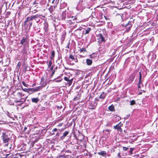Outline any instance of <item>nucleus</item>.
<instances>
[{"label":"nucleus","mask_w":158,"mask_h":158,"mask_svg":"<svg viewBox=\"0 0 158 158\" xmlns=\"http://www.w3.org/2000/svg\"><path fill=\"white\" fill-rule=\"evenodd\" d=\"M63 125V123H61L60 124L58 125V126H59V127H61V126Z\"/></svg>","instance_id":"a18cd8bd"},{"label":"nucleus","mask_w":158,"mask_h":158,"mask_svg":"<svg viewBox=\"0 0 158 158\" xmlns=\"http://www.w3.org/2000/svg\"><path fill=\"white\" fill-rule=\"evenodd\" d=\"M67 21L66 23L68 25H73L74 26H76L77 25L76 24L78 23L77 21V18L76 17H74L73 19Z\"/></svg>","instance_id":"f03ea898"},{"label":"nucleus","mask_w":158,"mask_h":158,"mask_svg":"<svg viewBox=\"0 0 158 158\" xmlns=\"http://www.w3.org/2000/svg\"><path fill=\"white\" fill-rule=\"evenodd\" d=\"M90 107H89V108L90 109L93 110L96 107V106L94 105H92L91 106L90 105Z\"/></svg>","instance_id":"473e14b6"},{"label":"nucleus","mask_w":158,"mask_h":158,"mask_svg":"<svg viewBox=\"0 0 158 158\" xmlns=\"http://www.w3.org/2000/svg\"><path fill=\"white\" fill-rule=\"evenodd\" d=\"M69 44H70V43H68V44H67V46H66V48H69Z\"/></svg>","instance_id":"c03bdc74"},{"label":"nucleus","mask_w":158,"mask_h":158,"mask_svg":"<svg viewBox=\"0 0 158 158\" xmlns=\"http://www.w3.org/2000/svg\"><path fill=\"white\" fill-rule=\"evenodd\" d=\"M55 72V70H54V71H53L52 72V73L51 74V76L52 77V76H53L54 74V73Z\"/></svg>","instance_id":"79ce46f5"},{"label":"nucleus","mask_w":158,"mask_h":158,"mask_svg":"<svg viewBox=\"0 0 158 158\" xmlns=\"http://www.w3.org/2000/svg\"><path fill=\"white\" fill-rule=\"evenodd\" d=\"M122 125L123 124L121 123V122H120L116 126H114L113 128L115 129H117L119 131L121 132L122 131V130L121 128V127Z\"/></svg>","instance_id":"20e7f679"},{"label":"nucleus","mask_w":158,"mask_h":158,"mask_svg":"<svg viewBox=\"0 0 158 158\" xmlns=\"http://www.w3.org/2000/svg\"><path fill=\"white\" fill-rule=\"evenodd\" d=\"M123 149L124 150L126 151L128 149V148L124 147H123Z\"/></svg>","instance_id":"58836bf2"},{"label":"nucleus","mask_w":158,"mask_h":158,"mask_svg":"<svg viewBox=\"0 0 158 158\" xmlns=\"http://www.w3.org/2000/svg\"><path fill=\"white\" fill-rule=\"evenodd\" d=\"M2 140H3L4 139H6L9 138L8 137V136L6 133L2 132V136L1 137Z\"/></svg>","instance_id":"423d86ee"},{"label":"nucleus","mask_w":158,"mask_h":158,"mask_svg":"<svg viewBox=\"0 0 158 158\" xmlns=\"http://www.w3.org/2000/svg\"><path fill=\"white\" fill-rule=\"evenodd\" d=\"M114 117H115V118L116 119V121H119V120L121 119V118L119 116H117V115H114Z\"/></svg>","instance_id":"bb28decb"},{"label":"nucleus","mask_w":158,"mask_h":158,"mask_svg":"<svg viewBox=\"0 0 158 158\" xmlns=\"http://www.w3.org/2000/svg\"><path fill=\"white\" fill-rule=\"evenodd\" d=\"M69 132L68 131H66L63 133L62 136L60 137V139L61 140L64 139L65 137L69 134Z\"/></svg>","instance_id":"6e6552de"},{"label":"nucleus","mask_w":158,"mask_h":158,"mask_svg":"<svg viewBox=\"0 0 158 158\" xmlns=\"http://www.w3.org/2000/svg\"><path fill=\"white\" fill-rule=\"evenodd\" d=\"M123 26L125 27L126 30L125 32H127L130 31L131 28L132 27V24H131V22L129 21L127 24L124 25H123Z\"/></svg>","instance_id":"7ed1b4c3"},{"label":"nucleus","mask_w":158,"mask_h":158,"mask_svg":"<svg viewBox=\"0 0 158 158\" xmlns=\"http://www.w3.org/2000/svg\"><path fill=\"white\" fill-rule=\"evenodd\" d=\"M58 59L59 60H60V57H58Z\"/></svg>","instance_id":"052dcab7"},{"label":"nucleus","mask_w":158,"mask_h":158,"mask_svg":"<svg viewBox=\"0 0 158 158\" xmlns=\"http://www.w3.org/2000/svg\"><path fill=\"white\" fill-rule=\"evenodd\" d=\"M139 84H140L142 82V81H141L142 75H141V72H139Z\"/></svg>","instance_id":"4be33fe9"},{"label":"nucleus","mask_w":158,"mask_h":158,"mask_svg":"<svg viewBox=\"0 0 158 158\" xmlns=\"http://www.w3.org/2000/svg\"><path fill=\"white\" fill-rule=\"evenodd\" d=\"M111 131V130H109L107 129H106L105 130H104L103 131V132L105 134L107 135V136H108L110 134V132Z\"/></svg>","instance_id":"4468645a"},{"label":"nucleus","mask_w":158,"mask_h":158,"mask_svg":"<svg viewBox=\"0 0 158 158\" xmlns=\"http://www.w3.org/2000/svg\"><path fill=\"white\" fill-rule=\"evenodd\" d=\"M119 155H120V153H118V156H119Z\"/></svg>","instance_id":"13d9d810"},{"label":"nucleus","mask_w":158,"mask_h":158,"mask_svg":"<svg viewBox=\"0 0 158 158\" xmlns=\"http://www.w3.org/2000/svg\"><path fill=\"white\" fill-rule=\"evenodd\" d=\"M48 24L47 22H45L44 23V29L45 30V32H47L48 30Z\"/></svg>","instance_id":"0eeeda50"},{"label":"nucleus","mask_w":158,"mask_h":158,"mask_svg":"<svg viewBox=\"0 0 158 158\" xmlns=\"http://www.w3.org/2000/svg\"><path fill=\"white\" fill-rule=\"evenodd\" d=\"M7 14H8V15H10V12H7Z\"/></svg>","instance_id":"de8ad7c7"},{"label":"nucleus","mask_w":158,"mask_h":158,"mask_svg":"<svg viewBox=\"0 0 158 158\" xmlns=\"http://www.w3.org/2000/svg\"><path fill=\"white\" fill-rule=\"evenodd\" d=\"M54 133H52V135H54Z\"/></svg>","instance_id":"0e129e2a"},{"label":"nucleus","mask_w":158,"mask_h":158,"mask_svg":"<svg viewBox=\"0 0 158 158\" xmlns=\"http://www.w3.org/2000/svg\"><path fill=\"white\" fill-rule=\"evenodd\" d=\"M47 63H48V68H50L51 66H52V61L51 60H50L49 62H48V61H47Z\"/></svg>","instance_id":"c85d7f7f"},{"label":"nucleus","mask_w":158,"mask_h":158,"mask_svg":"<svg viewBox=\"0 0 158 158\" xmlns=\"http://www.w3.org/2000/svg\"><path fill=\"white\" fill-rule=\"evenodd\" d=\"M27 129V128L26 127H25L24 128V130H25Z\"/></svg>","instance_id":"5fc2aeb1"},{"label":"nucleus","mask_w":158,"mask_h":158,"mask_svg":"<svg viewBox=\"0 0 158 158\" xmlns=\"http://www.w3.org/2000/svg\"><path fill=\"white\" fill-rule=\"evenodd\" d=\"M80 51L81 52H85L86 51V50L85 48H83L80 49Z\"/></svg>","instance_id":"2f4dec72"},{"label":"nucleus","mask_w":158,"mask_h":158,"mask_svg":"<svg viewBox=\"0 0 158 158\" xmlns=\"http://www.w3.org/2000/svg\"><path fill=\"white\" fill-rule=\"evenodd\" d=\"M156 147L158 148V144H157L156 145Z\"/></svg>","instance_id":"4d7b16f0"},{"label":"nucleus","mask_w":158,"mask_h":158,"mask_svg":"<svg viewBox=\"0 0 158 158\" xmlns=\"http://www.w3.org/2000/svg\"><path fill=\"white\" fill-rule=\"evenodd\" d=\"M74 17H73V16H71V17H68L66 19V22H67V20L68 21L69 20H70L73 19Z\"/></svg>","instance_id":"b1692460"},{"label":"nucleus","mask_w":158,"mask_h":158,"mask_svg":"<svg viewBox=\"0 0 158 158\" xmlns=\"http://www.w3.org/2000/svg\"><path fill=\"white\" fill-rule=\"evenodd\" d=\"M58 158H69L65 157L64 156H59Z\"/></svg>","instance_id":"f704fd0d"},{"label":"nucleus","mask_w":158,"mask_h":158,"mask_svg":"<svg viewBox=\"0 0 158 158\" xmlns=\"http://www.w3.org/2000/svg\"><path fill=\"white\" fill-rule=\"evenodd\" d=\"M40 87L39 86V87H36V88H31V90L32 91L35 92H36V91H37L40 90Z\"/></svg>","instance_id":"2eb2a0df"},{"label":"nucleus","mask_w":158,"mask_h":158,"mask_svg":"<svg viewBox=\"0 0 158 158\" xmlns=\"http://www.w3.org/2000/svg\"><path fill=\"white\" fill-rule=\"evenodd\" d=\"M66 13L65 12H63L61 14V19L62 20H65L66 21Z\"/></svg>","instance_id":"f8f14e48"},{"label":"nucleus","mask_w":158,"mask_h":158,"mask_svg":"<svg viewBox=\"0 0 158 158\" xmlns=\"http://www.w3.org/2000/svg\"><path fill=\"white\" fill-rule=\"evenodd\" d=\"M55 2V0H53L52 1V3H53Z\"/></svg>","instance_id":"3c124183"},{"label":"nucleus","mask_w":158,"mask_h":158,"mask_svg":"<svg viewBox=\"0 0 158 158\" xmlns=\"http://www.w3.org/2000/svg\"><path fill=\"white\" fill-rule=\"evenodd\" d=\"M98 37L101 42L104 41V38L101 34H99L98 35Z\"/></svg>","instance_id":"dca6fc26"},{"label":"nucleus","mask_w":158,"mask_h":158,"mask_svg":"<svg viewBox=\"0 0 158 158\" xmlns=\"http://www.w3.org/2000/svg\"><path fill=\"white\" fill-rule=\"evenodd\" d=\"M140 87V84H138V88H139Z\"/></svg>","instance_id":"8fccbe9b"},{"label":"nucleus","mask_w":158,"mask_h":158,"mask_svg":"<svg viewBox=\"0 0 158 158\" xmlns=\"http://www.w3.org/2000/svg\"><path fill=\"white\" fill-rule=\"evenodd\" d=\"M43 79V78H41V81H42Z\"/></svg>","instance_id":"e2e57ef3"},{"label":"nucleus","mask_w":158,"mask_h":158,"mask_svg":"<svg viewBox=\"0 0 158 158\" xmlns=\"http://www.w3.org/2000/svg\"><path fill=\"white\" fill-rule=\"evenodd\" d=\"M21 64V63L20 62H19L17 64V68L19 69L20 67V66Z\"/></svg>","instance_id":"72a5a7b5"},{"label":"nucleus","mask_w":158,"mask_h":158,"mask_svg":"<svg viewBox=\"0 0 158 158\" xmlns=\"http://www.w3.org/2000/svg\"><path fill=\"white\" fill-rule=\"evenodd\" d=\"M55 55V52L54 51H53L51 54V56H50V58L51 60H52L54 59Z\"/></svg>","instance_id":"412c9836"},{"label":"nucleus","mask_w":158,"mask_h":158,"mask_svg":"<svg viewBox=\"0 0 158 158\" xmlns=\"http://www.w3.org/2000/svg\"><path fill=\"white\" fill-rule=\"evenodd\" d=\"M135 104V100H131L130 101V105L131 106L134 105Z\"/></svg>","instance_id":"393cba45"},{"label":"nucleus","mask_w":158,"mask_h":158,"mask_svg":"<svg viewBox=\"0 0 158 158\" xmlns=\"http://www.w3.org/2000/svg\"><path fill=\"white\" fill-rule=\"evenodd\" d=\"M106 93H104V92H103L99 96V98L100 99H103L106 96Z\"/></svg>","instance_id":"9b49d317"},{"label":"nucleus","mask_w":158,"mask_h":158,"mask_svg":"<svg viewBox=\"0 0 158 158\" xmlns=\"http://www.w3.org/2000/svg\"><path fill=\"white\" fill-rule=\"evenodd\" d=\"M86 63L87 65H90L92 64V60L90 59H87L86 60Z\"/></svg>","instance_id":"ddd939ff"},{"label":"nucleus","mask_w":158,"mask_h":158,"mask_svg":"<svg viewBox=\"0 0 158 158\" xmlns=\"http://www.w3.org/2000/svg\"><path fill=\"white\" fill-rule=\"evenodd\" d=\"M53 6H51L49 8V10L50 12L52 13L53 10Z\"/></svg>","instance_id":"c756f323"},{"label":"nucleus","mask_w":158,"mask_h":158,"mask_svg":"<svg viewBox=\"0 0 158 158\" xmlns=\"http://www.w3.org/2000/svg\"><path fill=\"white\" fill-rule=\"evenodd\" d=\"M91 16L92 18H95L96 17H97V16L94 12H92V13L91 14Z\"/></svg>","instance_id":"7c9ffc66"},{"label":"nucleus","mask_w":158,"mask_h":158,"mask_svg":"<svg viewBox=\"0 0 158 158\" xmlns=\"http://www.w3.org/2000/svg\"><path fill=\"white\" fill-rule=\"evenodd\" d=\"M55 82H60L61 81V80H56V79H55L53 80Z\"/></svg>","instance_id":"4c0bfd02"},{"label":"nucleus","mask_w":158,"mask_h":158,"mask_svg":"<svg viewBox=\"0 0 158 158\" xmlns=\"http://www.w3.org/2000/svg\"><path fill=\"white\" fill-rule=\"evenodd\" d=\"M22 83L24 86H27V85L25 83L24 81H23L22 82Z\"/></svg>","instance_id":"e433bc0d"},{"label":"nucleus","mask_w":158,"mask_h":158,"mask_svg":"<svg viewBox=\"0 0 158 158\" xmlns=\"http://www.w3.org/2000/svg\"><path fill=\"white\" fill-rule=\"evenodd\" d=\"M103 16L104 17V18H105L106 19V20L108 19V18L105 15H103Z\"/></svg>","instance_id":"49530a36"},{"label":"nucleus","mask_w":158,"mask_h":158,"mask_svg":"<svg viewBox=\"0 0 158 158\" xmlns=\"http://www.w3.org/2000/svg\"><path fill=\"white\" fill-rule=\"evenodd\" d=\"M57 69V67H56L54 69V70L55 71V70L56 69Z\"/></svg>","instance_id":"6e6d98bb"},{"label":"nucleus","mask_w":158,"mask_h":158,"mask_svg":"<svg viewBox=\"0 0 158 158\" xmlns=\"http://www.w3.org/2000/svg\"><path fill=\"white\" fill-rule=\"evenodd\" d=\"M119 98H118L117 99V101H119Z\"/></svg>","instance_id":"603ef678"},{"label":"nucleus","mask_w":158,"mask_h":158,"mask_svg":"<svg viewBox=\"0 0 158 158\" xmlns=\"http://www.w3.org/2000/svg\"><path fill=\"white\" fill-rule=\"evenodd\" d=\"M50 68L49 69V70L50 71H52L53 69V68H54V66L53 65H52L50 67Z\"/></svg>","instance_id":"c9c22d12"},{"label":"nucleus","mask_w":158,"mask_h":158,"mask_svg":"<svg viewBox=\"0 0 158 158\" xmlns=\"http://www.w3.org/2000/svg\"><path fill=\"white\" fill-rule=\"evenodd\" d=\"M22 53L23 54H26L27 52L26 48V47L25 45H24L23 48V49L21 51Z\"/></svg>","instance_id":"a211bd4d"},{"label":"nucleus","mask_w":158,"mask_h":158,"mask_svg":"<svg viewBox=\"0 0 158 158\" xmlns=\"http://www.w3.org/2000/svg\"><path fill=\"white\" fill-rule=\"evenodd\" d=\"M56 135H59V133H57Z\"/></svg>","instance_id":"680f3d73"},{"label":"nucleus","mask_w":158,"mask_h":158,"mask_svg":"<svg viewBox=\"0 0 158 158\" xmlns=\"http://www.w3.org/2000/svg\"><path fill=\"white\" fill-rule=\"evenodd\" d=\"M96 100L97 101H98L99 99H96Z\"/></svg>","instance_id":"bf43d9fd"},{"label":"nucleus","mask_w":158,"mask_h":158,"mask_svg":"<svg viewBox=\"0 0 158 158\" xmlns=\"http://www.w3.org/2000/svg\"><path fill=\"white\" fill-rule=\"evenodd\" d=\"M108 109L109 110L112 111L114 110V107L113 105H111L108 107Z\"/></svg>","instance_id":"aec40b11"},{"label":"nucleus","mask_w":158,"mask_h":158,"mask_svg":"<svg viewBox=\"0 0 158 158\" xmlns=\"http://www.w3.org/2000/svg\"><path fill=\"white\" fill-rule=\"evenodd\" d=\"M28 41V39L27 36H23L22 40H21L20 42V44H24V45L25 44V43H27Z\"/></svg>","instance_id":"39448f33"},{"label":"nucleus","mask_w":158,"mask_h":158,"mask_svg":"<svg viewBox=\"0 0 158 158\" xmlns=\"http://www.w3.org/2000/svg\"><path fill=\"white\" fill-rule=\"evenodd\" d=\"M64 80L67 81L69 85H70L71 84L73 79L70 80L66 77H64Z\"/></svg>","instance_id":"1a4fd4ad"},{"label":"nucleus","mask_w":158,"mask_h":158,"mask_svg":"<svg viewBox=\"0 0 158 158\" xmlns=\"http://www.w3.org/2000/svg\"><path fill=\"white\" fill-rule=\"evenodd\" d=\"M10 139L8 138V139H4L3 140H2L3 141V142L4 143H5V146H7L8 145V142L10 140Z\"/></svg>","instance_id":"9d476101"},{"label":"nucleus","mask_w":158,"mask_h":158,"mask_svg":"<svg viewBox=\"0 0 158 158\" xmlns=\"http://www.w3.org/2000/svg\"><path fill=\"white\" fill-rule=\"evenodd\" d=\"M98 154L102 156H104V155H106V153L105 151H101L98 152Z\"/></svg>","instance_id":"5701e85b"},{"label":"nucleus","mask_w":158,"mask_h":158,"mask_svg":"<svg viewBox=\"0 0 158 158\" xmlns=\"http://www.w3.org/2000/svg\"><path fill=\"white\" fill-rule=\"evenodd\" d=\"M69 58L70 59H71L72 60H74L75 61V62H77V59H75L74 58V56L72 55H70L69 56Z\"/></svg>","instance_id":"6ab92c4d"},{"label":"nucleus","mask_w":158,"mask_h":158,"mask_svg":"<svg viewBox=\"0 0 158 158\" xmlns=\"http://www.w3.org/2000/svg\"><path fill=\"white\" fill-rule=\"evenodd\" d=\"M24 69L25 71H29L30 70V68L28 67L27 65H25L24 67Z\"/></svg>","instance_id":"a878e982"},{"label":"nucleus","mask_w":158,"mask_h":158,"mask_svg":"<svg viewBox=\"0 0 158 158\" xmlns=\"http://www.w3.org/2000/svg\"><path fill=\"white\" fill-rule=\"evenodd\" d=\"M39 98H33L31 99V101L32 102L35 103H37L39 101Z\"/></svg>","instance_id":"f3484780"},{"label":"nucleus","mask_w":158,"mask_h":158,"mask_svg":"<svg viewBox=\"0 0 158 158\" xmlns=\"http://www.w3.org/2000/svg\"><path fill=\"white\" fill-rule=\"evenodd\" d=\"M41 15L36 14L35 15H31L27 17L24 23V27L27 28L29 27V29H30L33 24L35 21L38 23L40 21Z\"/></svg>","instance_id":"f257e3e1"},{"label":"nucleus","mask_w":158,"mask_h":158,"mask_svg":"<svg viewBox=\"0 0 158 158\" xmlns=\"http://www.w3.org/2000/svg\"><path fill=\"white\" fill-rule=\"evenodd\" d=\"M57 128H55L52 130V132H55V131H57Z\"/></svg>","instance_id":"ea45409f"},{"label":"nucleus","mask_w":158,"mask_h":158,"mask_svg":"<svg viewBox=\"0 0 158 158\" xmlns=\"http://www.w3.org/2000/svg\"><path fill=\"white\" fill-rule=\"evenodd\" d=\"M101 17H100V18H102V16L103 15L102 14H101Z\"/></svg>","instance_id":"864d4df0"},{"label":"nucleus","mask_w":158,"mask_h":158,"mask_svg":"<svg viewBox=\"0 0 158 158\" xmlns=\"http://www.w3.org/2000/svg\"><path fill=\"white\" fill-rule=\"evenodd\" d=\"M11 148V147H10V149Z\"/></svg>","instance_id":"338daca9"},{"label":"nucleus","mask_w":158,"mask_h":158,"mask_svg":"<svg viewBox=\"0 0 158 158\" xmlns=\"http://www.w3.org/2000/svg\"><path fill=\"white\" fill-rule=\"evenodd\" d=\"M61 39L63 40H64V35H62L61 36Z\"/></svg>","instance_id":"a19ab883"},{"label":"nucleus","mask_w":158,"mask_h":158,"mask_svg":"<svg viewBox=\"0 0 158 158\" xmlns=\"http://www.w3.org/2000/svg\"><path fill=\"white\" fill-rule=\"evenodd\" d=\"M21 94H22V93H18L17 94L18 95L20 96V97L22 96Z\"/></svg>","instance_id":"37998d69"},{"label":"nucleus","mask_w":158,"mask_h":158,"mask_svg":"<svg viewBox=\"0 0 158 158\" xmlns=\"http://www.w3.org/2000/svg\"><path fill=\"white\" fill-rule=\"evenodd\" d=\"M56 7V6H53V8L54 9Z\"/></svg>","instance_id":"09e8293b"},{"label":"nucleus","mask_w":158,"mask_h":158,"mask_svg":"<svg viewBox=\"0 0 158 158\" xmlns=\"http://www.w3.org/2000/svg\"><path fill=\"white\" fill-rule=\"evenodd\" d=\"M91 30V28H87L85 30V34H88Z\"/></svg>","instance_id":"cd10ccee"},{"label":"nucleus","mask_w":158,"mask_h":158,"mask_svg":"<svg viewBox=\"0 0 158 158\" xmlns=\"http://www.w3.org/2000/svg\"><path fill=\"white\" fill-rule=\"evenodd\" d=\"M92 56V55H90L91 58V57H91Z\"/></svg>","instance_id":"69168bd1"}]
</instances>
